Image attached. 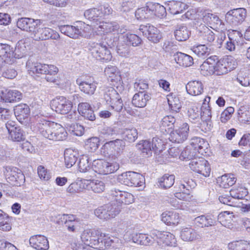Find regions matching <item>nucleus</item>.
Masks as SVG:
<instances>
[{
	"label": "nucleus",
	"instance_id": "obj_36",
	"mask_svg": "<svg viewBox=\"0 0 250 250\" xmlns=\"http://www.w3.org/2000/svg\"><path fill=\"white\" fill-rule=\"evenodd\" d=\"M190 145L195 151H197L199 153L203 155L206 152L208 144L203 139L194 137L191 140Z\"/></svg>",
	"mask_w": 250,
	"mask_h": 250
},
{
	"label": "nucleus",
	"instance_id": "obj_18",
	"mask_svg": "<svg viewBox=\"0 0 250 250\" xmlns=\"http://www.w3.org/2000/svg\"><path fill=\"white\" fill-rule=\"evenodd\" d=\"M0 57L5 63L13 64L15 61L13 48L7 44L0 43Z\"/></svg>",
	"mask_w": 250,
	"mask_h": 250
},
{
	"label": "nucleus",
	"instance_id": "obj_13",
	"mask_svg": "<svg viewBox=\"0 0 250 250\" xmlns=\"http://www.w3.org/2000/svg\"><path fill=\"white\" fill-rule=\"evenodd\" d=\"M139 31L149 41L154 43L158 42L162 38V35L160 31L156 27L149 24L146 25H140Z\"/></svg>",
	"mask_w": 250,
	"mask_h": 250
},
{
	"label": "nucleus",
	"instance_id": "obj_24",
	"mask_svg": "<svg viewBox=\"0 0 250 250\" xmlns=\"http://www.w3.org/2000/svg\"><path fill=\"white\" fill-rule=\"evenodd\" d=\"M59 29L62 33L71 38H77L79 35H84L80 30L78 24L76 26L69 25H61Z\"/></svg>",
	"mask_w": 250,
	"mask_h": 250
},
{
	"label": "nucleus",
	"instance_id": "obj_50",
	"mask_svg": "<svg viewBox=\"0 0 250 250\" xmlns=\"http://www.w3.org/2000/svg\"><path fill=\"white\" fill-rule=\"evenodd\" d=\"M87 185L90 188L91 190L95 193H101L105 189V185L103 181L100 180H85Z\"/></svg>",
	"mask_w": 250,
	"mask_h": 250
},
{
	"label": "nucleus",
	"instance_id": "obj_49",
	"mask_svg": "<svg viewBox=\"0 0 250 250\" xmlns=\"http://www.w3.org/2000/svg\"><path fill=\"white\" fill-rule=\"evenodd\" d=\"M120 97V96L113 87L107 88L104 95V99L109 104H111L117 99V100H119Z\"/></svg>",
	"mask_w": 250,
	"mask_h": 250
},
{
	"label": "nucleus",
	"instance_id": "obj_63",
	"mask_svg": "<svg viewBox=\"0 0 250 250\" xmlns=\"http://www.w3.org/2000/svg\"><path fill=\"white\" fill-rule=\"evenodd\" d=\"M100 140L97 137H92L87 140L86 148L89 152H94L99 147Z\"/></svg>",
	"mask_w": 250,
	"mask_h": 250
},
{
	"label": "nucleus",
	"instance_id": "obj_58",
	"mask_svg": "<svg viewBox=\"0 0 250 250\" xmlns=\"http://www.w3.org/2000/svg\"><path fill=\"white\" fill-rule=\"evenodd\" d=\"M42 40H46L49 39L57 40L59 38V35L52 29L46 27H43L42 31Z\"/></svg>",
	"mask_w": 250,
	"mask_h": 250
},
{
	"label": "nucleus",
	"instance_id": "obj_28",
	"mask_svg": "<svg viewBox=\"0 0 250 250\" xmlns=\"http://www.w3.org/2000/svg\"><path fill=\"white\" fill-rule=\"evenodd\" d=\"M174 59L179 65L183 67H189L193 64V59L190 56L181 52L174 54Z\"/></svg>",
	"mask_w": 250,
	"mask_h": 250
},
{
	"label": "nucleus",
	"instance_id": "obj_15",
	"mask_svg": "<svg viewBox=\"0 0 250 250\" xmlns=\"http://www.w3.org/2000/svg\"><path fill=\"white\" fill-rule=\"evenodd\" d=\"M40 20H35L29 18H21L17 22V26L23 31L29 32L31 35L34 32L36 26L41 24Z\"/></svg>",
	"mask_w": 250,
	"mask_h": 250
},
{
	"label": "nucleus",
	"instance_id": "obj_54",
	"mask_svg": "<svg viewBox=\"0 0 250 250\" xmlns=\"http://www.w3.org/2000/svg\"><path fill=\"white\" fill-rule=\"evenodd\" d=\"M123 38L124 42H127L128 45H132L133 46H137L142 42L141 39L136 34L127 33Z\"/></svg>",
	"mask_w": 250,
	"mask_h": 250
},
{
	"label": "nucleus",
	"instance_id": "obj_57",
	"mask_svg": "<svg viewBox=\"0 0 250 250\" xmlns=\"http://www.w3.org/2000/svg\"><path fill=\"white\" fill-rule=\"evenodd\" d=\"M78 168L81 172H86L90 169V164L87 156L83 155L80 158L78 163Z\"/></svg>",
	"mask_w": 250,
	"mask_h": 250
},
{
	"label": "nucleus",
	"instance_id": "obj_33",
	"mask_svg": "<svg viewBox=\"0 0 250 250\" xmlns=\"http://www.w3.org/2000/svg\"><path fill=\"white\" fill-rule=\"evenodd\" d=\"M167 8L170 14L176 15L182 13L188 6L186 3L179 1H171L167 4Z\"/></svg>",
	"mask_w": 250,
	"mask_h": 250
},
{
	"label": "nucleus",
	"instance_id": "obj_38",
	"mask_svg": "<svg viewBox=\"0 0 250 250\" xmlns=\"http://www.w3.org/2000/svg\"><path fill=\"white\" fill-rule=\"evenodd\" d=\"M191 50L199 57L205 59L210 54L211 49L206 44H199L191 47Z\"/></svg>",
	"mask_w": 250,
	"mask_h": 250
},
{
	"label": "nucleus",
	"instance_id": "obj_8",
	"mask_svg": "<svg viewBox=\"0 0 250 250\" xmlns=\"http://www.w3.org/2000/svg\"><path fill=\"white\" fill-rule=\"evenodd\" d=\"M95 32L99 35H105L111 32L121 34L124 33L123 29L120 28L118 23L114 21H101L98 22V25H93Z\"/></svg>",
	"mask_w": 250,
	"mask_h": 250
},
{
	"label": "nucleus",
	"instance_id": "obj_21",
	"mask_svg": "<svg viewBox=\"0 0 250 250\" xmlns=\"http://www.w3.org/2000/svg\"><path fill=\"white\" fill-rule=\"evenodd\" d=\"M105 75L108 77L109 81L112 83L114 86H118L122 83V78L118 69L114 66H108L104 69Z\"/></svg>",
	"mask_w": 250,
	"mask_h": 250
},
{
	"label": "nucleus",
	"instance_id": "obj_9",
	"mask_svg": "<svg viewBox=\"0 0 250 250\" xmlns=\"http://www.w3.org/2000/svg\"><path fill=\"white\" fill-rule=\"evenodd\" d=\"M247 17V10L244 8H235L228 11L225 16L227 21L232 25L242 23Z\"/></svg>",
	"mask_w": 250,
	"mask_h": 250
},
{
	"label": "nucleus",
	"instance_id": "obj_41",
	"mask_svg": "<svg viewBox=\"0 0 250 250\" xmlns=\"http://www.w3.org/2000/svg\"><path fill=\"white\" fill-rule=\"evenodd\" d=\"M167 102L171 110L177 112L182 106L179 96L175 93H170L167 96Z\"/></svg>",
	"mask_w": 250,
	"mask_h": 250
},
{
	"label": "nucleus",
	"instance_id": "obj_52",
	"mask_svg": "<svg viewBox=\"0 0 250 250\" xmlns=\"http://www.w3.org/2000/svg\"><path fill=\"white\" fill-rule=\"evenodd\" d=\"M154 242H156L157 245L160 247H164L165 239L167 231H160L158 230H154L151 231Z\"/></svg>",
	"mask_w": 250,
	"mask_h": 250
},
{
	"label": "nucleus",
	"instance_id": "obj_17",
	"mask_svg": "<svg viewBox=\"0 0 250 250\" xmlns=\"http://www.w3.org/2000/svg\"><path fill=\"white\" fill-rule=\"evenodd\" d=\"M197 28L199 39L202 42L208 44L214 41L215 36L214 33L207 26L201 23Z\"/></svg>",
	"mask_w": 250,
	"mask_h": 250
},
{
	"label": "nucleus",
	"instance_id": "obj_61",
	"mask_svg": "<svg viewBox=\"0 0 250 250\" xmlns=\"http://www.w3.org/2000/svg\"><path fill=\"white\" fill-rule=\"evenodd\" d=\"M117 52L122 57H128L130 55L129 45L127 43H120L117 47Z\"/></svg>",
	"mask_w": 250,
	"mask_h": 250
},
{
	"label": "nucleus",
	"instance_id": "obj_59",
	"mask_svg": "<svg viewBox=\"0 0 250 250\" xmlns=\"http://www.w3.org/2000/svg\"><path fill=\"white\" fill-rule=\"evenodd\" d=\"M223 61L222 59L218 60V59L214 63L215 65L213 67V73H215L217 75H222L227 73L229 71L227 67L224 65Z\"/></svg>",
	"mask_w": 250,
	"mask_h": 250
},
{
	"label": "nucleus",
	"instance_id": "obj_19",
	"mask_svg": "<svg viewBox=\"0 0 250 250\" xmlns=\"http://www.w3.org/2000/svg\"><path fill=\"white\" fill-rule=\"evenodd\" d=\"M30 245L37 250H47L49 248V243L46 237L42 235H36L30 237Z\"/></svg>",
	"mask_w": 250,
	"mask_h": 250
},
{
	"label": "nucleus",
	"instance_id": "obj_4",
	"mask_svg": "<svg viewBox=\"0 0 250 250\" xmlns=\"http://www.w3.org/2000/svg\"><path fill=\"white\" fill-rule=\"evenodd\" d=\"M233 213L228 211L220 213L218 216V221H216L211 214H206L199 216L194 219L195 226L199 228H207L217 225V222H219L222 225L226 227L224 222L225 221H230L234 217Z\"/></svg>",
	"mask_w": 250,
	"mask_h": 250
},
{
	"label": "nucleus",
	"instance_id": "obj_31",
	"mask_svg": "<svg viewBox=\"0 0 250 250\" xmlns=\"http://www.w3.org/2000/svg\"><path fill=\"white\" fill-rule=\"evenodd\" d=\"M181 237L185 241H193L199 239L201 236L198 232L191 228H185L181 231Z\"/></svg>",
	"mask_w": 250,
	"mask_h": 250
},
{
	"label": "nucleus",
	"instance_id": "obj_10",
	"mask_svg": "<svg viewBox=\"0 0 250 250\" xmlns=\"http://www.w3.org/2000/svg\"><path fill=\"white\" fill-rule=\"evenodd\" d=\"M190 169L205 177L209 176L210 167L208 162L203 158H197L192 159L189 164Z\"/></svg>",
	"mask_w": 250,
	"mask_h": 250
},
{
	"label": "nucleus",
	"instance_id": "obj_51",
	"mask_svg": "<svg viewBox=\"0 0 250 250\" xmlns=\"http://www.w3.org/2000/svg\"><path fill=\"white\" fill-rule=\"evenodd\" d=\"M123 138L129 142H134L138 138V132L136 128H125L122 133Z\"/></svg>",
	"mask_w": 250,
	"mask_h": 250
},
{
	"label": "nucleus",
	"instance_id": "obj_62",
	"mask_svg": "<svg viewBox=\"0 0 250 250\" xmlns=\"http://www.w3.org/2000/svg\"><path fill=\"white\" fill-rule=\"evenodd\" d=\"M108 209V208L107 207V205H105L95 209L94 213L96 216L101 219H108L110 217Z\"/></svg>",
	"mask_w": 250,
	"mask_h": 250
},
{
	"label": "nucleus",
	"instance_id": "obj_64",
	"mask_svg": "<svg viewBox=\"0 0 250 250\" xmlns=\"http://www.w3.org/2000/svg\"><path fill=\"white\" fill-rule=\"evenodd\" d=\"M222 59L224 62V65L227 67V68L229 72L232 70L236 67L237 63L236 60L232 56H227Z\"/></svg>",
	"mask_w": 250,
	"mask_h": 250
},
{
	"label": "nucleus",
	"instance_id": "obj_1",
	"mask_svg": "<svg viewBox=\"0 0 250 250\" xmlns=\"http://www.w3.org/2000/svg\"><path fill=\"white\" fill-rule=\"evenodd\" d=\"M35 127L45 138L59 141L66 138L67 132L60 124L47 121L44 117H36Z\"/></svg>",
	"mask_w": 250,
	"mask_h": 250
},
{
	"label": "nucleus",
	"instance_id": "obj_6",
	"mask_svg": "<svg viewBox=\"0 0 250 250\" xmlns=\"http://www.w3.org/2000/svg\"><path fill=\"white\" fill-rule=\"evenodd\" d=\"M91 55L98 60L108 62L112 59L110 50L105 44L102 43H91L89 47Z\"/></svg>",
	"mask_w": 250,
	"mask_h": 250
},
{
	"label": "nucleus",
	"instance_id": "obj_35",
	"mask_svg": "<svg viewBox=\"0 0 250 250\" xmlns=\"http://www.w3.org/2000/svg\"><path fill=\"white\" fill-rule=\"evenodd\" d=\"M30 110L26 104H19L14 108V113L17 119L21 122L29 117Z\"/></svg>",
	"mask_w": 250,
	"mask_h": 250
},
{
	"label": "nucleus",
	"instance_id": "obj_25",
	"mask_svg": "<svg viewBox=\"0 0 250 250\" xmlns=\"http://www.w3.org/2000/svg\"><path fill=\"white\" fill-rule=\"evenodd\" d=\"M84 16L86 19L92 22L93 25H98L100 19L103 17V14L99 8L89 9L85 11Z\"/></svg>",
	"mask_w": 250,
	"mask_h": 250
},
{
	"label": "nucleus",
	"instance_id": "obj_34",
	"mask_svg": "<svg viewBox=\"0 0 250 250\" xmlns=\"http://www.w3.org/2000/svg\"><path fill=\"white\" fill-rule=\"evenodd\" d=\"M200 115L203 120L208 121V123H204L202 127L205 124H207L208 128H206V131L210 130L212 127L210 119L211 117V108L208 103H203L200 108Z\"/></svg>",
	"mask_w": 250,
	"mask_h": 250
},
{
	"label": "nucleus",
	"instance_id": "obj_22",
	"mask_svg": "<svg viewBox=\"0 0 250 250\" xmlns=\"http://www.w3.org/2000/svg\"><path fill=\"white\" fill-rule=\"evenodd\" d=\"M78 111L79 114L86 119L93 121L96 119L94 111L88 103L81 102L79 103Z\"/></svg>",
	"mask_w": 250,
	"mask_h": 250
},
{
	"label": "nucleus",
	"instance_id": "obj_27",
	"mask_svg": "<svg viewBox=\"0 0 250 250\" xmlns=\"http://www.w3.org/2000/svg\"><path fill=\"white\" fill-rule=\"evenodd\" d=\"M132 240L134 243L145 246H149L154 243L152 235L144 233H135L132 236Z\"/></svg>",
	"mask_w": 250,
	"mask_h": 250
},
{
	"label": "nucleus",
	"instance_id": "obj_32",
	"mask_svg": "<svg viewBox=\"0 0 250 250\" xmlns=\"http://www.w3.org/2000/svg\"><path fill=\"white\" fill-rule=\"evenodd\" d=\"M202 20L204 23L208 24L211 28L217 27L218 25L221 24V21L219 18L216 15L210 13L208 11L203 12Z\"/></svg>",
	"mask_w": 250,
	"mask_h": 250
},
{
	"label": "nucleus",
	"instance_id": "obj_40",
	"mask_svg": "<svg viewBox=\"0 0 250 250\" xmlns=\"http://www.w3.org/2000/svg\"><path fill=\"white\" fill-rule=\"evenodd\" d=\"M64 162L67 168L72 167L76 162L78 154L72 149H66L64 151Z\"/></svg>",
	"mask_w": 250,
	"mask_h": 250
},
{
	"label": "nucleus",
	"instance_id": "obj_42",
	"mask_svg": "<svg viewBox=\"0 0 250 250\" xmlns=\"http://www.w3.org/2000/svg\"><path fill=\"white\" fill-rule=\"evenodd\" d=\"M229 250H250V242L244 240L234 241L228 245Z\"/></svg>",
	"mask_w": 250,
	"mask_h": 250
},
{
	"label": "nucleus",
	"instance_id": "obj_47",
	"mask_svg": "<svg viewBox=\"0 0 250 250\" xmlns=\"http://www.w3.org/2000/svg\"><path fill=\"white\" fill-rule=\"evenodd\" d=\"M236 182V178L232 174H225L221 177L220 186L227 188L233 186Z\"/></svg>",
	"mask_w": 250,
	"mask_h": 250
},
{
	"label": "nucleus",
	"instance_id": "obj_16",
	"mask_svg": "<svg viewBox=\"0 0 250 250\" xmlns=\"http://www.w3.org/2000/svg\"><path fill=\"white\" fill-rule=\"evenodd\" d=\"M189 128L187 123H184L178 129L170 133V140L177 143H183L188 137Z\"/></svg>",
	"mask_w": 250,
	"mask_h": 250
},
{
	"label": "nucleus",
	"instance_id": "obj_43",
	"mask_svg": "<svg viewBox=\"0 0 250 250\" xmlns=\"http://www.w3.org/2000/svg\"><path fill=\"white\" fill-rule=\"evenodd\" d=\"M176 39L180 42L185 41L188 40L190 35V32L186 26L179 25L174 32Z\"/></svg>",
	"mask_w": 250,
	"mask_h": 250
},
{
	"label": "nucleus",
	"instance_id": "obj_39",
	"mask_svg": "<svg viewBox=\"0 0 250 250\" xmlns=\"http://www.w3.org/2000/svg\"><path fill=\"white\" fill-rule=\"evenodd\" d=\"M179 188L180 192L175 193L176 198L186 201H190L191 200L192 196L191 194L190 189L188 188V186L184 184H181L180 185Z\"/></svg>",
	"mask_w": 250,
	"mask_h": 250
},
{
	"label": "nucleus",
	"instance_id": "obj_48",
	"mask_svg": "<svg viewBox=\"0 0 250 250\" xmlns=\"http://www.w3.org/2000/svg\"><path fill=\"white\" fill-rule=\"evenodd\" d=\"M3 65L1 68V74L2 77L8 79H12L16 77L17 75V72L11 65Z\"/></svg>",
	"mask_w": 250,
	"mask_h": 250
},
{
	"label": "nucleus",
	"instance_id": "obj_55",
	"mask_svg": "<svg viewBox=\"0 0 250 250\" xmlns=\"http://www.w3.org/2000/svg\"><path fill=\"white\" fill-rule=\"evenodd\" d=\"M138 148L142 153L146 155H151L153 151V147L151 145V142L148 140H144L137 145Z\"/></svg>",
	"mask_w": 250,
	"mask_h": 250
},
{
	"label": "nucleus",
	"instance_id": "obj_37",
	"mask_svg": "<svg viewBox=\"0 0 250 250\" xmlns=\"http://www.w3.org/2000/svg\"><path fill=\"white\" fill-rule=\"evenodd\" d=\"M63 219H65L64 227L68 231L75 232L76 228L79 226V220L73 215H64Z\"/></svg>",
	"mask_w": 250,
	"mask_h": 250
},
{
	"label": "nucleus",
	"instance_id": "obj_46",
	"mask_svg": "<svg viewBox=\"0 0 250 250\" xmlns=\"http://www.w3.org/2000/svg\"><path fill=\"white\" fill-rule=\"evenodd\" d=\"M230 195L233 199H242L248 193L247 189L242 186H234L230 190Z\"/></svg>",
	"mask_w": 250,
	"mask_h": 250
},
{
	"label": "nucleus",
	"instance_id": "obj_12",
	"mask_svg": "<svg viewBox=\"0 0 250 250\" xmlns=\"http://www.w3.org/2000/svg\"><path fill=\"white\" fill-rule=\"evenodd\" d=\"M3 173L8 182H15L16 185L21 184L22 180L24 179V176L21 171L15 167H4Z\"/></svg>",
	"mask_w": 250,
	"mask_h": 250
},
{
	"label": "nucleus",
	"instance_id": "obj_14",
	"mask_svg": "<svg viewBox=\"0 0 250 250\" xmlns=\"http://www.w3.org/2000/svg\"><path fill=\"white\" fill-rule=\"evenodd\" d=\"M110 195L113 201H115L117 204H129L134 202V196L127 192L121 191L117 189L111 191Z\"/></svg>",
	"mask_w": 250,
	"mask_h": 250
},
{
	"label": "nucleus",
	"instance_id": "obj_26",
	"mask_svg": "<svg viewBox=\"0 0 250 250\" xmlns=\"http://www.w3.org/2000/svg\"><path fill=\"white\" fill-rule=\"evenodd\" d=\"M150 99V96L145 91H139L134 95L132 103L136 107L142 108L146 106Z\"/></svg>",
	"mask_w": 250,
	"mask_h": 250
},
{
	"label": "nucleus",
	"instance_id": "obj_7",
	"mask_svg": "<svg viewBox=\"0 0 250 250\" xmlns=\"http://www.w3.org/2000/svg\"><path fill=\"white\" fill-rule=\"evenodd\" d=\"M92 169L99 174L106 175L117 171L119 168V165L117 163H111L102 159L93 161Z\"/></svg>",
	"mask_w": 250,
	"mask_h": 250
},
{
	"label": "nucleus",
	"instance_id": "obj_45",
	"mask_svg": "<svg viewBox=\"0 0 250 250\" xmlns=\"http://www.w3.org/2000/svg\"><path fill=\"white\" fill-rule=\"evenodd\" d=\"M11 222L8 215L0 209V230L8 231L11 229Z\"/></svg>",
	"mask_w": 250,
	"mask_h": 250
},
{
	"label": "nucleus",
	"instance_id": "obj_29",
	"mask_svg": "<svg viewBox=\"0 0 250 250\" xmlns=\"http://www.w3.org/2000/svg\"><path fill=\"white\" fill-rule=\"evenodd\" d=\"M186 89L189 94L197 96L203 92L204 87L201 82L192 81L188 83L186 85Z\"/></svg>",
	"mask_w": 250,
	"mask_h": 250
},
{
	"label": "nucleus",
	"instance_id": "obj_60",
	"mask_svg": "<svg viewBox=\"0 0 250 250\" xmlns=\"http://www.w3.org/2000/svg\"><path fill=\"white\" fill-rule=\"evenodd\" d=\"M110 143H112L113 145H112L113 148L111 149V151H112L113 157L118 156L122 152L125 146L123 144V141L117 139L114 141H110Z\"/></svg>",
	"mask_w": 250,
	"mask_h": 250
},
{
	"label": "nucleus",
	"instance_id": "obj_53",
	"mask_svg": "<svg viewBox=\"0 0 250 250\" xmlns=\"http://www.w3.org/2000/svg\"><path fill=\"white\" fill-rule=\"evenodd\" d=\"M9 137L12 140L15 142H20L25 139V135L23 131L19 127L10 130Z\"/></svg>",
	"mask_w": 250,
	"mask_h": 250
},
{
	"label": "nucleus",
	"instance_id": "obj_23",
	"mask_svg": "<svg viewBox=\"0 0 250 250\" xmlns=\"http://www.w3.org/2000/svg\"><path fill=\"white\" fill-rule=\"evenodd\" d=\"M1 98L7 103L18 102L21 99L22 94L18 90L6 89L2 91Z\"/></svg>",
	"mask_w": 250,
	"mask_h": 250
},
{
	"label": "nucleus",
	"instance_id": "obj_20",
	"mask_svg": "<svg viewBox=\"0 0 250 250\" xmlns=\"http://www.w3.org/2000/svg\"><path fill=\"white\" fill-rule=\"evenodd\" d=\"M76 83L82 92L88 95L93 94L97 87L96 83L91 80H82L78 78L76 80Z\"/></svg>",
	"mask_w": 250,
	"mask_h": 250
},
{
	"label": "nucleus",
	"instance_id": "obj_3",
	"mask_svg": "<svg viewBox=\"0 0 250 250\" xmlns=\"http://www.w3.org/2000/svg\"><path fill=\"white\" fill-rule=\"evenodd\" d=\"M26 67L28 70L33 74L45 75V79L47 82L56 83L58 81L57 74L59 69L54 65L32 62L28 60L26 62Z\"/></svg>",
	"mask_w": 250,
	"mask_h": 250
},
{
	"label": "nucleus",
	"instance_id": "obj_56",
	"mask_svg": "<svg viewBox=\"0 0 250 250\" xmlns=\"http://www.w3.org/2000/svg\"><path fill=\"white\" fill-rule=\"evenodd\" d=\"M174 180L173 175L165 174L160 179V185L164 188H169L174 184Z\"/></svg>",
	"mask_w": 250,
	"mask_h": 250
},
{
	"label": "nucleus",
	"instance_id": "obj_5",
	"mask_svg": "<svg viewBox=\"0 0 250 250\" xmlns=\"http://www.w3.org/2000/svg\"><path fill=\"white\" fill-rule=\"evenodd\" d=\"M118 180L122 184L129 187H140L141 188L145 187V184L144 177L139 173L133 171L122 173L118 176Z\"/></svg>",
	"mask_w": 250,
	"mask_h": 250
},
{
	"label": "nucleus",
	"instance_id": "obj_11",
	"mask_svg": "<svg viewBox=\"0 0 250 250\" xmlns=\"http://www.w3.org/2000/svg\"><path fill=\"white\" fill-rule=\"evenodd\" d=\"M51 106L57 113L65 114L68 113L72 109V102L64 97H60L54 100L51 103Z\"/></svg>",
	"mask_w": 250,
	"mask_h": 250
},
{
	"label": "nucleus",
	"instance_id": "obj_30",
	"mask_svg": "<svg viewBox=\"0 0 250 250\" xmlns=\"http://www.w3.org/2000/svg\"><path fill=\"white\" fill-rule=\"evenodd\" d=\"M162 221L167 225H177L180 221L179 214L176 212L168 211L162 214Z\"/></svg>",
	"mask_w": 250,
	"mask_h": 250
},
{
	"label": "nucleus",
	"instance_id": "obj_2",
	"mask_svg": "<svg viewBox=\"0 0 250 250\" xmlns=\"http://www.w3.org/2000/svg\"><path fill=\"white\" fill-rule=\"evenodd\" d=\"M81 238L85 245L100 250L110 247L117 240L116 238L111 237L104 233H100L92 229L84 230L81 234Z\"/></svg>",
	"mask_w": 250,
	"mask_h": 250
},
{
	"label": "nucleus",
	"instance_id": "obj_44",
	"mask_svg": "<svg viewBox=\"0 0 250 250\" xmlns=\"http://www.w3.org/2000/svg\"><path fill=\"white\" fill-rule=\"evenodd\" d=\"M218 59V57L216 56H212L208 57L200 66L201 70L202 71H206L207 72L206 74H210L213 73V67L214 63Z\"/></svg>",
	"mask_w": 250,
	"mask_h": 250
}]
</instances>
